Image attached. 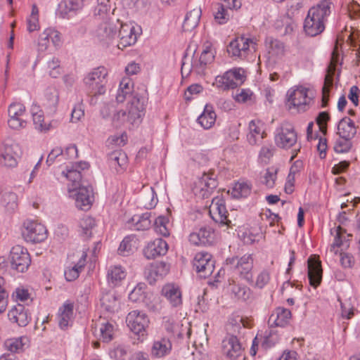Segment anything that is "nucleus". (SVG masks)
<instances>
[{
    "mask_svg": "<svg viewBox=\"0 0 360 360\" xmlns=\"http://www.w3.org/2000/svg\"><path fill=\"white\" fill-rule=\"evenodd\" d=\"M331 4L330 0H323L309 10L304 22V30L307 35L315 37L323 32Z\"/></svg>",
    "mask_w": 360,
    "mask_h": 360,
    "instance_id": "nucleus-1",
    "label": "nucleus"
},
{
    "mask_svg": "<svg viewBox=\"0 0 360 360\" xmlns=\"http://www.w3.org/2000/svg\"><path fill=\"white\" fill-rule=\"evenodd\" d=\"M108 71L104 67H98L88 73L84 82L89 94L94 96L103 94L105 91Z\"/></svg>",
    "mask_w": 360,
    "mask_h": 360,
    "instance_id": "nucleus-2",
    "label": "nucleus"
},
{
    "mask_svg": "<svg viewBox=\"0 0 360 360\" xmlns=\"http://www.w3.org/2000/svg\"><path fill=\"white\" fill-rule=\"evenodd\" d=\"M226 264L231 270L248 282L252 281V269L253 267V258L252 255L233 257L227 258Z\"/></svg>",
    "mask_w": 360,
    "mask_h": 360,
    "instance_id": "nucleus-3",
    "label": "nucleus"
},
{
    "mask_svg": "<svg viewBox=\"0 0 360 360\" xmlns=\"http://www.w3.org/2000/svg\"><path fill=\"white\" fill-rule=\"evenodd\" d=\"M245 81V70L243 68H233L226 71L223 75L217 76L215 83L217 88L226 91L233 89Z\"/></svg>",
    "mask_w": 360,
    "mask_h": 360,
    "instance_id": "nucleus-4",
    "label": "nucleus"
},
{
    "mask_svg": "<svg viewBox=\"0 0 360 360\" xmlns=\"http://www.w3.org/2000/svg\"><path fill=\"white\" fill-rule=\"evenodd\" d=\"M46 227L36 221L27 220L23 223L22 235L27 242L38 243L47 238Z\"/></svg>",
    "mask_w": 360,
    "mask_h": 360,
    "instance_id": "nucleus-5",
    "label": "nucleus"
},
{
    "mask_svg": "<svg viewBox=\"0 0 360 360\" xmlns=\"http://www.w3.org/2000/svg\"><path fill=\"white\" fill-rule=\"evenodd\" d=\"M297 133L291 124L283 123L276 129L274 141L278 147L288 149L297 143Z\"/></svg>",
    "mask_w": 360,
    "mask_h": 360,
    "instance_id": "nucleus-6",
    "label": "nucleus"
},
{
    "mask_svg": "<svg viewBox=\"0 0 360 360\" xmlns=\"http://www.w3.org/2000/svg\"><path fill=\"white\" fill-rule=\"evenodd\" d=\"M9 260L12 269L22 273L27 271L31 264V258L27 250L20 245L11 248Z\"/></svg>",
    "mask_w": 360,
    "mask_h": 360,
    "instance_id": "nucleus-7",
    "label": "nucleus"
},
{
    "mask_svg": "<svg viewBox=\"0 0 360 360\" xmlns=\"http://www.w3.org/2000/svg\"><path fill=\"white\" fill-rule=\"evenodd\" d=\"M127 325L136 335L143 338L146 335V328L149 325L147 315L139 310L131 311L126 318Z\"/></svg>",
    "mask_w": 360,
    "mask_h": 360,
    "instance_id": "nucleus-8",
    "label": "nucleus"
},
{
    "mask_svg": "<svg viewBox=\"0 0 360 360\" xmlns=\"http://www.w3.org/2000/svg\"><path fill=\"white\" fill-rule=\"evenodd\" d=\"M146 103L147 98L145 96L139 92H135L132 94L127 104V119L131 124H134L141 117Z\"/></svg>",
    "mask_w": 360,
    "mask_h": 360,
    "instance_id": "nucleus-9",
    "label": "nucleus"
},
{
    "mask_svg": "<svg viewBox=\"0 0 360 360\" xmlns=\"http://www.w3.org/2000/svg\"><path fill=\"white\" fill-rule=\"evenodd\" d=\"M214 260L211 254L205 252H198L193 259V266L201 278L211 276L214 269Z\"/></svg>",
    "mask_w": 360,
    "mask_h": 360,
    "instance_id": "nucleus-10",
    "label": "nucleus"
},
{
    "mask_svg": "<svg viewBox=\"0 0 360 360\" xmlns=\"http://www.w3.org/2000/svg\"><path fill=\"white\" fill-rule=\"evenodd\" d=\"M255 46L256 43L252 39L240 36L230 42L227 51L231 56L243 58L250 47L255 50Z\"/></svg>",
    "mask_w": 360,
    "mask_h": 360,
    "instance_id": "nucleus-11",
    "label": "nucleus"
},
{
    "mask_svg": "<svg viewBox=\"0 0 360 360\" xmlns=\"http://www.w3.org/2000/svg\"><path fill=\"white\" fill-rule=\"evenodd\" d=\"M218 182L212 173H204L195 183L193 191L202 198H207L217 188Z\"/></svg>",
    "mask_w": 360,
    "mask_h": 360,
    "instance_id": "nucleus-12",
    "label": "nucleus"
},
{
    "mask_svg": "<svg viewBox=\"0 0 360 360\" xmlns=\"http://www.w3.org/2000/svg\"><path fill=\"white\" fill-rule=\"evenodd\" d=\"M119 26L120 21L118 19L106 17L96 30L97 37L101 41L108 42L116 36Z\"/></svg>",
    "mask_w": 360,
    "mask_h": 360,
    "instance_id": "nucleus-13",
    "label": "nucleus"
},
{
    "mask_svg": "<svg viewBox=\"0 0 360 360\" xmlns=\"http://www.w3.org/2000/svg\"><path fill=\"white\" fill-rule=\"evenodd\" d=\"M227 213L224 200L218 197L213 198L210 207V214L212 219L221 224L231 226V221L229 219Z\"/></svg>",
    "mask_w": 360,
    "mask_h": 360,
    "instance_id": "nucleus-14",
    "label": "nucleus"
},
{
    "mask_svg": "<svg viewBox=\"0 0 360 360\" xmlns=\"http://www.w3.org/2000/svg\"><path fill=\"white\" fill-rule=\"evenodd\" d=\"M75 205L80 210H86L90 207L94 200L93 188L89 184H82L75 190Z\"/></svg>",
    "mask_w": 360,
    "mask_h": 360,
    "instance_id": "nucleus-15",
    "label": "nucleus"
},
{
    "mask_svg": "<svg viewBox=\"0 0 360 360\" xmlns=\"http://www.w3.org/2000/svg\"><path fill=\"white\" fill-rule=\"evenodd\" d=\"M9 120L8 125L13 129H20L26 126V122L22 118L25 112V106L20 103H14L9 105L8 110Z\"/></svg>",
    "mask_w": 360,
    "mask_h": 360,
    "instance_id": "nucleus-16",
    "label": "nucleus"
},
{
    "mask_svg": "<svg viewBox=\"0 0 360 360\" xmlns=\"http://www.w3.org/2000/svg\"><path fill=\"white\" fill-rule=\"evenodd\" d=\"M278 342V337L276 333L267 331L264 335L257 333L252 341L250 353L252 356H255L259 344L262 349L267 350L274 347Z\"/></svg>",
    "mask_w": 360,
    "mask_h": 360,
    "instance_id": "nucleus-17",
    "label": "nucleus"
},
{
    "mask_svg": "<svg viewBox=\"0 0 360 360\" xmlns=\"http://www.w3.org/2000/svg\"><path fill=\"white\" fill-rule=\"evenodd\" d=\"M310 98L307 96V89L304 87H297L291 91H288V101L299 111H305L309 104Z\"/></svg>",
    "mask_w": 360,
    "mask_h": 360,
    "instance_id": "nucleus-18",
    "label": "nucleus"
},
{
    "mask_svg": "<svg viewBox=\"0 0 360 360\" xmlns=\"http://www.w3.org/2000/svg\"><path fill=\"white\" fill-rule=\"evenodd\" d=\"M214 238V231L209 226L201 227L198 231L191 233L189 236V241L195 245H211Z\"/></svg>",
    "mask_w": 360,
    "mask_h": 360,
    "instance_id": "nucleus-19",
    "label": "nucleus"
},
{
    "mask_svg": "<svg viewBox=\"0 0 360 360\" xmlns=\"http://www.w3.org/2000/svg\"><path fill=\"white\" fill-rule=\"evenodd\" d=\"M118 37L120 38L117 47L120 49L133 45L136 41L137 37L134 32V27L130 25L122 24L118 27Z\"/></svg>",
    "mask_w": 360,
    "mask_h": 360,
    "instance_id": "nucleus-20",
    "label": "nucleus"
},
{
    "mask_svg": "<svg viewBox=\"0 0 360 360\" xmlns=\"http://www.w3.org/2000/svg\"><path fill=\"white\" fill-rule=\"evenodd\" d=\"M168 251V244L162 238H156L149 243L143 250L145 257L148 259H155L158 256L165 255Z\"/></svg>",
    "mask_w": 360,
    "mask_h": 360,
    "instance_id": "nucleus-21",
    "label": "nucleus"
},
{
    "mask_svg": "<svg viewBox=\"0 0 360 360\" xmlns=\"http://www.w3.org/2000/svg\"><path fill=\"white\" fill-rule=\"evenodd\" d=\"M322 272L321 261L310 257L308 259V278L310 285L315 288L322 281Z\"/></svg>",
    "mask_w": 360,
    "mask_h": 360,
    "instance_id": "nucleus-22",
    "label": "nucleus"
},
{
    "mask_svg": "<svg viewBox=\"0 0 360 360\" xmlns=\"http://www.w3.org/2000/svg\"><path fill=\"white\" fill-rule=\"evenodd\" d=\"M222 349L230 359H236L241 355L242 346L236 336L231 335L222 342Z\"/></svg>",
    "mask_w": 360,
    "mask_h": 360,
    "instance_id": "nucleus-23",
    "label": "nucleus"
},
{
    "mask_svg": "<svg viewBox=\"0 0 360 360\" xmlns=\"http://www.w3.org/2000/svg\"><path fill=\"white\" fill-rule=\"evenodd\" d=\"M21 154L20 149L18 144L6 145L1 154V164L8 167H14L17 165V159Z\"/></svg>",
    "mask_w": 360,
    "mask_h": 360,
    "instance_id": "nucleus-24",
    "label": "nucleus"
},
{
    "mask_svg": "<svg viewBox=\"0 0 360 360\" xmlns=\"http://www.w3.org/2000/svg\"><path fill=\"white\" fill-rule=\"evenodd\" d=\"M9 320L13 323H16L19 326H26L30 320L27 311L22 304L14 306L8 313Z\"/></svg>",
    "mask_w": 360,
    "mask_h": 360,
    "instance_id": "nucleus-25",
    "label": "nucleus"
},
{
    "mask_svg": "<svg viewBox=\"0 0 360 360\" xmlns=\"http://www.w3.org/2000/svg\"><path fill=\"white\" fill-rule=\"evenodd\" d=\"M214 58V52L210 45L205 47L198 60L194 61L193 68L194 71L199 75L204 74V71L208 64H210Z\"/></svg>",
    "mask_w": 360,
    "mask_h": 360,
    "instance_id": "nucleus-26",
    "label": "nucleus"
},
{
    "mask_svg": "<svg viewBox=\"0 0 360 360\" xmlns=\"http://www.w3.org/2000/svg\"><path fill=\"white\" fill-rule=\"evenodd\" d=\"M59 101V94L56 88L48 87L44 94L43 106L49 114L56 112Z\"/></svg>",
    "mask_w": 360,
    "mask_h": 360,
    "instance_id": "nucleus-27",
    "label": "nucleus"
},
{
    "mask_svg": "<svg viewBox=\"0 0 360 360\" xmlns=\"http://www.w3.org/2000/svg\"><path fill=\"white\" fill-rule=\"evenodd\" d=\"M101 307L107 311L114 313L120 309V297L113 291L103 293L101 298Z\"/></svg>",
    "mask_w": 360,
    "mask_h": 360,
    "instance_id": "nucleus-28",
    "label": "nucleus"
},
{
    "mask_svg": "<svg viewBox=\"0 0 360 360\" xmlns=\"http://www.w3.org/2000/svg\"><path fill=\"white\" fill-rule=\"evenodd\" d=\"M291 317L290 310L278 307L270 316L268 323L271 326H285Z\"/></svg>",
    "mask_w": 360,
    "mask_h": 360,
    "instance_id": "nucleus-29",
    "label": "nucleus"
},
{
    "mask_svg": "<svg viewBox=\"0 0 360 360\" xmlns=\"http://www.w3.org/2000/svg\"><path fill=\"white\" fill-rule=\"evenodd\" d=\"M338 134L342 139H352L356 134L354 122L347 117L340 120L338 126Z\"/></svg>",
    "mask_w": 360,
    "mask_h": 360,
    "instance_id": "nucleus-30",
    "label": "nucleus"
},
{
    "mask_svg": "<svg viewBox=\"0 0 360 360\" xmlns=\"http://www.w3.org/2000/svg\"><path fill=\"white\" fill-rule=\"evenodd\" d=\"M335 72V65H330L327 69V73L325 76L324 84L322 88L321 106L326 108L329 101L330 89L333 86V76Z\"/></svg>",
    "mask_w": 360,
    "mask_h": 360,
    "instance_id": "nucleus-31",
    "label": "nucleus"
},
{
    "mask_svg": "<svg viewBox=\"0 0 360 360\" xmlns=\"http://www.w3.org/2000/svg\"><path fill=\"white\" fill-rule=\"evenodd\" d=\"M162 294L173 307H178L181 304V292L179 288L174 285H165L162 289Z\"/></svg>",
    "mask_w": 360,
    "mask_h": 360,
    "instance_id": "nucleus-32",
    "label": "nucleus"
},
{
    "mask_svg": "<svg viewBox=\"0 0 360 360\" xmlns=\"http://www.w3.org/2000/svg\"><path fill=\"white\" fill-rule=\"evenodd\" d=\"M172 349V344L168 339L161 338L154 341L151 348V356L161 358L167 355Z\"/></svg>",
    "mask_w": 360,
    "mask_h": 360,
    "instance_id": "nucleus-33",
    "label": "nucleus"
},
{
    "mask_svg": "<svg viewBox=\"0 0 360 360\" xmlns=\"http://www.w3.org/2000/svg\"><path fill=\"white\" fill-rule=\"evenodd\" d=\"M201 14L200 8H195L188 11L182 25L183 30L185 32H190L195 28L199 23Z\"/></svg>",
    "mask_w": 360,
    "mask_h": 360,
    "instance_id": "nucleus-34",
    "label": "nucleus"
},
{
    "mask_svg": "<svg viewBox=\"0 0 360 360\" xmlns=\"http://www.w3.org/2000/svg\"><path fill=\"white\" fill-rule=\"evenodd\" d=\"M73 315V304L72 303H65L58 311V325L59 327L65 330L68 328Z\"/></svg>",
    "mask_w": 360,
    "mask_h": 360,
    "instance_id": "nucleus-35",
    "label": "nucleus"
},
{
    "mask_svg": "<svg viewBox=\"0 0 360 360\" xmlns=\"http://www.w3.org/2000/svg\"><path fill=\"white\" fill-rule=\"evenodd\" d=\"M108 163L110 167H114L119 172L123 169L127 163V155L122 150H115L108 155Z\"/></svg>",
    "mask_w": 360,
    "mask_h": 360,
    "instance_id": "nucleus-36",
    "label": "nucleus"
},
{
    "mask_svg": "<svg viewBox=\"0 0 360 360\" xmlns=\"http://www.w3.org/2000/svg\"><path fill=\"white\" fill-rule=\"evenodd\" d=\"M216 114L210 105H206L203 112L198 117V122L204 128L210 129L214 124Z\"/></svg>",
    "mask_w": 360,
    "mask_h": 360,
    "instance_id": "nucleus-37",
    "label": "nucleus"
},
{
    "mask_svg": "<svg viewBox=\"0 0 360 360\" xmlns=\"http://www.w3.org/2000/svg\"><path fill=\"white\" fill-rule=\"evenodd\" d=\"M125 276L126 273L121 266H111L108 269L107 274L108 284L111 287L117 286Z\"/></svg>",
    "mask_w": 360,
    "mask_h": 360,
    "instance_id": "nucleus-38",
    "label": "nucleus"
},
{
    "mask_svg": "<svg viewBox=\"0 0 360 360\" xmlns=\"http://www.w3.org/2000/svg\"><path fill=\"white\" fill-rule=\"evenodd\" d=\"M110 356L115 360H131V351L129 345L117 344L110 350Z\"/></svg>",
    "mask_w": 360,
    "mask_h": 360,
    "instance_id": "nucleus-39",
    "label": "nucleus"
},
{
    "mask_svg": "<svg viewBox=\"0 0 360 360\" xmlns=\"http://www.w3.org/2000/svg\"><path fill=\"white\" fill-rule=\"evenodd\" d=\"M32 115L35 129L40 131H47L50 129V124L44 122V112L39 110V107L35 105L32 108Z\"/></svg>",
    "mask_w": 360,
    "mask_h": 360,
    "instance_id": "nucleus-40",
    "label": "nucleus"
},
{
    "mask_svg": "<svg viewBox=\"0 0 360 360\" xmlns=\"http://www.w3.org/2000/svg\"><path fill=\"white\" fill-rule=\"evenodd\" d=\"M86 256H87L86 252H83L82 255L79 261L77 262V264L71 268L67 269L65 271L64 275H65V279L68 281H72L78 278L80 271L82 269V268L85 265V261H86Z\"/></svg>",
    "mask_w": 360,
    "mask_h": 360,
    "instance_id": "nucleus-41",
    "label": "nucleus"
},
{
    "mask_svg": "<svg viewBox=\"0 0 360 360\" xmlns=\"http://www.w3.org/2000/svg\"><path fill=\"white\" fill-rule=\"evenodd\" d=\"M335 238L334 242L330 248V251L335 252L337 253V251L335 250V248L340 247H348V240H347V237H349V235L346 236V231L343 229L340 226H338L335 230ZM331 233L333 234V231L331 230Z\"/></svg>",
    "mask_w": 360,
    "mask_h": 360,
    "instance_id": "nucleus-42",
    "label": "nucleus"
},
{
    "mask_svg": "<svg viewBox=\"0 0 360 360\" xmlns=\"http://www.w3.org/2000/svg\"><path fill=\"white\" fill-rule=\"evenodd\" d=\"M150 217V212H146L141 215H134L131 218L134 229L138 231L148 229L151 226Z\"/></svg>",
    "mask_w": 360,
    "mask_h": 360,
    "instance_id": "nucleus-43",
    "label": "nucleus"
},
{
    "mask_svg": "<svg viewBox=\"0 0 360 360\" xmlns=\"http://www.w3.org/2000/svg\"><path fill=\"white\" fill-rule=\"evenodd\" d=\"M66 178L72 182L71 187L69 186V191L75 190L82 184H85L84 181H82V174L77 169H68L66 173L63 172Z\"/></svg>",
    "mask_w": 360,
    "mask_h": 360,
    "instance_id": "nucleus-44",
    "label": "nucleus"
},
{
    "mask_svg": "<svg viewBox=\"0 0 360 360\" xmlns=\"http://www.w3.org/2000/svg\"><path fill=\"white\" fill-rule=\"evenodd\" d=\"M18 197L13 192H6L3 193L1 198V203L8 212L14 211L17 207Z\"/></svg>",
    "mask_w": 360,
    "mask_h": 360,
    "instance_id": "nucleus-45",
    "label": "nucleus"
},
{
    "mask_svg": "<svg viewBox=\"0 0 360 360\" xmlns=\"http://www.w3.org/2000/svg\"><path fill=\"white\" fill-rule=\"evenodd\" d=\"M5 259L0 257V265L4 263ZM8 293L5 289V280L0 276V314L4 313L8 305Z\"/></svg>",
    "mask_w": 360,
    "mask_h": 360,
    "instance_id": "nucleus-46",
    "label": "nucleus"
},
{
    "mask_svg": "<svg viewBox=\"0 0 360 360\" xmlns=\"http://www.w3.org/2000/svg\"><path fill=\"white\" fill-rule=\"evenodd\" d=\"M251 191V187L246 182H238L233 188L231 195L235 198H245Z\"/></svg>",
    "mask_w": 360,
    "mask_h": 360,
    "instance_id": "nucleus-47",
    "label": "nucleus"
},
{
    "mask_svg": "<svg viewBox=\"0 0 360 360\" xmlns=\"http://www.w3.org/2000/svg\"><path fill=\"white\" fill-rule=\"evenodd\" d=\"M168 224L169 219L164 216H160L155 220L154 229L160 235L165 237L168 236H169V231L167 228Z\"/></svg>",
    "mask_w": 360,
    "mask_h": 360,
    "instance_id": "nucleus-48",
    "label": "nucleus"
},
{
    "mask_svg": "<svg viewBox=\"0 0 360 360\" xmlns=\"http://www.w3.org/2000/svg\"><path fill=\"white\" fill-rule=\"evenodd\" d=\"M100 338L105 342L111 341L113 338L114 326L108 322L102 323L99 327Z\"/></svg>",
    "mask_w": 360,
    "mask_h": 360,
    "instance_id": "nucleus-49",
    "label": "nucleus"
},
{
    "mask_svg": "<svg viewBox=\"0 0 360 360\" xmlns=\"http://www.w3.org/2000/svg\"><path fill=\"white\" fill-rule=\"evenodd\" d=\"M28 338L25 336L19 338L9 340L6 342L8 349L12 352H19L23 350L25 345H27Z\"/></svg>",
    "mask_w": 360,
    "mask_h": 360,
    "instance_id": "nucleus-50",
    "label": "nucleus"
},
{
    "mask_svg": "<svg viewBox=\"0 0 360 360\" xmlns=\"http://www.w3.org/2000/svg\"><path fill=\"white\" fill-rule=\"evenodd\" d=\"M231 292L235 298L241 301H246L250 297L251 290L247 286L234 285L231 288Z\"/></svg>",
    "mask_w": 360,
    "mask_h": 360,
    "instance_id": "nucleus-51",
    "label": "nucleus"
},
{
    "mask_svg": "<svg viewBox=\"0 0 360 360\" xmlns=\"http://www.w3.org/2000/svg\"><path fill=\"white\" fill-rule=\"evenodd\" d=\"M134 238L130 236L125 237L121 242L118 248L119 255L126 257L133 253L135 247L132 244Z\"/></svg>",
    "mask_w": 360,
    "mask_h": 360,
    "instance_id": "nucleus-52",
    "label": "nucleus"
},
{
    "mask_svg": "<svg viewBox=\"0 0 360 360\" xmlns=\"http://www.w3.org/2000/svg\"><path fill=\"white\" fill-rule=\"evenodd\" d=\"M95 219L89 216L82 218L79 222L83 233L87 237L91 236V229L95 226Z\"/></svg>",
    "mask_w": 360,
    "mask_h": 360,
    "instance_id": "nucleus-53",
    "label": "nucleus"
},
{
    "mask_svg": "<svg viewBox=\"0 0 360 360\" xmlns=\"http://www.w3.org/2000/svg\"><path fill=\"white\" fill-rule=\"evenodd\" d=\"M351 139H342L340 137L335 141L334 145V150L336 153H342L348 152L352 148Z\"/></svg>",
    "mask_w": 360,
    "mask_h": 360,
    "instance_id": "nucleus-54",
    "label": "nucleus"
},
{
    "mask_svg": "<svg viewBox=\"0 0 360 360\" xmlns=\"http://www.w3.org/2000/svg\"><path fill=\"white\" fill-rule=\"evenodd\" d=\"M277 170L274 168H269L266 169L262 182L268 188H272L274 186L276 179Z\"/></svg>",
    "mask_w": 360,
    "mask_h": 360,
    "instance_id": "nucleus-55",
    "label": "nucleus"
},
{
    "mask_svg": "<svg viewBox=\"0 0 360 360\" xmlns=\"http://www.w3.org/2000/svg\"><path fill=\"white\" fill-rule=\"evenodd\" d=\"M60 6H64L65 12L77 11L82 8L83 1L82 0H64L60 3Z\"/></svg>",
    "mask_w": 360,
    "mask_h": 360,
    "instance_id": "nucleus-56",
    "label": "nucleus"
},
{
    "mask_svg": "<svg viewBox=\"0 0 360 360\" xmlns=\"http://www.w3.org/2000/svg\"><path fill=\"white\" fill-rule=\"evenodd\" d=\"M275 150V147L271 144L264 146L259 152V158L262 161L267 162L273 157Z\"/></svg>",
    "mask_w": 360,
    "mask_h": 360,
    "instance_id": "nucleus-57",
    "label": "nucleus"
},
{
    "mask_svg": "<svg viewBox=\"0 0 360 360\" xmlns=\"http://www.w3.org/2000/svg\"><path fill=\"white\" fill-rule=\"evenodd\" d=\"M48 68L50 70V76L53 78L58 77L61 74L60 61L56 58H53L48 62Z\"/></svg>",
    "mask_w": 360,
    "mask_h": 360,
    "instance_id": "nucleus-58",
    "label": "nucleus"
},
{
    "mask_svg": "<svg viewBox=\"0 0 360 360\" xmlns=\"http://www.w3.org/2000/svg\"><path fill=\"white\" fill-rule=\"evenodd\" d=\"M338 301L340 303L342 316L350 319L354 315V307L349 301L342 302L340 298H338Z\"/></svg>",
    "mask_w": 360,
    "mask_h": 360,
    "instance_id": "nucleus-59",
    "label": "nucleus"
},
{
    "mask_svg": "<svg viewBox=\"0 0 360 360\" xmlns=\"http://www.w3.org/2000/svg\"><path fill=\"white\" fill-rule=\"evenodd\" d=\"M144 298V291L141 285L136 286L129 295V299L134 302L143 301Z\"/></svg>",
    "mask_w": 360,
    "mask_h": 360,
    "instance_id": "nucleus-60",
    "label": "nucleus"
},
{
    "mask_svg": "<svg viewBox=\"0 0 360 360\" xmlns=\"http://www.w3.org/2000/svg\"><path fill=\"white\" fill-rule=\"evenodd\" d=\"M155 195L153 188H150V192L144 196V202H143V205L146 208L151 209L156 205L158 198Z\"/></svg>",
    "mask_w": 360,
    "mask_h": 360,
    "instance_id": "nucleus-61",
    "label": "nucleus"
},
{
    "mask_svg": "<svg viewBox=\"0 0 360 360\" xmlns=\"http://www.w3.org/2000/svg\"><path fill=\"white\" fill-rule=\"evenodd\" d=\"M110 10L109 0H98V5L95 8V14L98 15H107Z\"/></svg>",
    "mask_w": 360,
    "mask_h": 360,
    "instance_id": "nucleus-62",
    "label": "nucleus"
},
{
    "mask_svg": "<svg viewBox=\"0 0 360 360\" xmlns=\"http://www.w3.org/2000/svg\"><path fill=\"white\" fill-rule=\"evenodd\" d=\"M193 64L194 61L193 62L192 60H191L190 58H188L186 55L184 56L181 69L183 77H188L191 73V70H194V68H193Z\"/></svg>",
    "mask_w": 360,
    "mask_h": 360,
    "instance_id": "nucleus-63",
    "label": "nucleus"
},
{
    "mask_svg": "<svg viewBox=\"0 0 360 360\" xmlns=\"http://www.w3.org/2000/svg\"><path fill=\"white\" fill-rule=\"evenodd\" d=\"M229 15L223 5H219L214 14V19L219 24H224L229 20Z\"/></svg>",
    "mask_w": 360,
    "mask_h": 360,
    "instance_id": "nucleus-64",
    "label": "nucleus"
}]
</instances>
